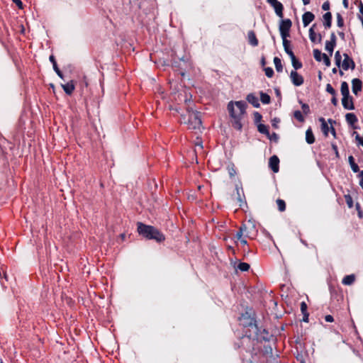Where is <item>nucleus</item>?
<instances>
[{"mask_svg":"<svg viewBox=\"0 0 363 363\" xmlns=\"http://www.w3.org/2000/svg\"><path fill=\"white\" fill-rule=\"evenodd\" d=\"M227 108L233 126L237 130H241L242 127V119L246 113L247 104L243 101H231L228 103Z\"/></svg>","mask_w":363,"mask_h":363,"instance_id":"1","label":"nucleus"},{"mask_svg":"<svg viewBox=\"0 0 363 363\" xmlns=\"http://www.w3.org/2000/svg\"><path fill=\"white\" fill-rule=\"evenodd\" d=\"M138 231L140 235L150 240H155L157 242H162L164 240V236L157 229L151 226L138 223Z\"/></svg>","mask_w":363,"mask_h":363,"instance_id":"2","label":"nucleus"},{"mask_svg":"<svg viewBox=\"0 0 363 363\" xmlns=\"http://www.w3.org/2000/svg\"><path fill=\"white\" fill-rule=\"evenodd\" d=\"M255 235L256 230L255 225L249 222L247 224L245 223L240 226L236 234V238L240 239L242 236H245V238H252Z\"/></svg>","mask_w":363,"mask_h":363,"instance_id":"3","label":"nucleus"},{"mask_svg":"<svg viewBox=\"0 0 363 363\" xmlns=\"http://www.w3.org/2000/svg\"><path fill=\"white\" fill-rule=\"evenodd\" d=\"M319 121L321 123V130L325 137L328 136L329 131L331 132L333 136H335V128L333 127V123L334 122L333 120H328V122L330 124V125L328 124V123L323 118H320Z\"/></svg>","mask_w":363,"mask_h":363,"instance_id":"4","label":"nucleus"},{"mask_svg":"<svg viewBox=\"0 0 363 363\" xmlns=\"http://www.w3.org/2000/svg\"><path fill=\"white\" fill-rule=\"evenodd\" d=\"M189 128L196 129L199 128L201 125V121L199 113L189 112Z\"/></svg>","mask_w":363,"mask_h":363,"instance_id":"5","label":"nucleus"},{"mask_svg":"<svg viewBox=\"0 0 363 363\" xmlns=\"http://www.w3.org/2000/svg\"><path fill=\"white\" fill-rule=\"evenodd\" d=\"M313 57L318 62L323 60L327 67L330 65V60L329 57L326 54L322 53L319 50L315 49L313 50Z\"/></svg>","mask_w":363,"mask_h":363,"instance_id":"6","label":"nucleus"},{"mask_svg":"<svg viewBox=\"0 0 363 363\" xmlns=\"http://www.w3.org/2000/svg\"><path fill=\"white\" fill-rule=\"evenodd\" d=\"M290 78L295 86H301L303 83V78L296 71H291Z\"/></svg>","mask_w":363,"mask_h":363,"instance_id":"7","label":"nucleus"},{"mask_svg":"<svg viewBox=\"0 0 363 363\" xmlns=\"http://www.w3.org/2000/svg\"><path fill=\"white\" fill-rule=\"evenodd\" d=\"M344 56L345 59L340 65L342 68L344 70H347L350 68L354 69L355 67L354 61L347 54H345Z\"/></svg>","mask_w":363,"mask_h":363,"instance_id":"8","label":"nucleus"},{"mask_svg":"<svg viewBox=\"0 0 363 363\" xmlns=\"http://www.w3.org/2000/svg\"><path fill=\"white\" fill-rule=\"evenodd\" d=\"M269 4H270L274 9L276 13L279 17L283 16V6L282 4L278 1L277 0H267Z\"/></svg>","mask_w":363,"mask_h":363,"instance_id":"9","label":"nucleus"},{"mask_svg":"<svg viewBox=\"0 0 363 363\" xmlns=\"http://www.w3.org/2000/svg\"><path fill=\"white\" fill-rule=\"evenodd\" d=\"M336 45V36L334 33H333L330 35V40L326 41L325 43V50L330 52V55H332L333 52L334 48Z\"/></svg>","mask_w":363,"mask_h":363,"instance_id":"10","label":"nucleus"},{"mask_svg":"<svg viewBox=\"0 0 363 363\" xmlns=\"http://www.w3.org/2000/svg\"><path fill=\"white\" fill-rule=\"evenodd\" d=\"M342 104L345 109L353 110L354 108L352 99L350 95L348 96L342 97Z\"/></svg>","mask_w":363,"mask_h":363,"instance_id":"11","label":"nucleus"},{"mask_svg":"<svg viewBox=\"0 0 363 363\" xmlns=\"http://www.w3.org/2000/svg\"><path fill=\"white\" fill-rule=\"evenodd\" d=\"M279 160L277 156L274 155L269 158V164L274 172H279Z\"/></svg>","mask_w":363,"mask_h":363,"instance_id":"12","label":"nucleus"},{"mask_svg":"<svg viewBox=\"0 0 363 363\" xmlns=\"http://www.w3.org/2000/svg\"><path fill=\"white\" fill-rule=\"evenodd\" d=\"M352 92L354 93V94L357 95L358 93L362 90V81L359 79H354L352 81Z\"/></svg>","mask_w":363,"mask_h":363,"instance_id":"13","label":"nucleus"},{"mask_svg":"<svg viewBox=\"0 0 363 363\" xmlns=\"http://www.w3.org/2000/svg\"><path fill=\"white\" fill-rule=\"evenodd\" d=\"M315 16L310 11L304 13L302 16L303 24L304 27L308 26L314 20Z\"/></svg>","mask_w":363,"mask_h":363,"instance_id":"14","label":"nucleus"},{"mask_svg":"<svg viewBox=\"0 0 363 363\" xmlns=\"http://www.w3.org/2000/svg\"><path fill=\"white\" fill-rule=\"evenodd\" d=\"M291 21L289 19L283 20L279 26V31L289 32L291 27Z\"/></svg>","mask_w":363,"mask_h":363,"instance_id":"15","label":"nucleus"},{"mask_svg":"<svg viewBox=\"0 0 363 363\" xmlns=\"http://www.w3.org/2000/svg\"><path fill=\"white\" fill-rule=\"evenodd\" d=\"M247 101L251 104L254 107H259L258 98L254 94H249L246 97Z\"/></svg>","mask_w":363,"mask_h":363,"instance_id":"16","label":"nucleus"},{"mask_svg":"<svg viewBox=\"0 0 363 363\" xmlns=\"http://www.w3.org/2000/svg\"><path fill=\"white\" fill-rule=\"evenodd\" d=\"M323 24L326 28L331 27L332 23V14L330 12H327L323 15Z\"/></svg>","mask_w":363,"mask_h":363,"instance_id":"17","label":"nucleus"},{"mask_svg":"<svg viewBox=\"0 0 363 363\" xmlns=\"http://www.w3.org/2000/svg\"><path fill=\"white\" fill-rule=\"evenodd\" d=\"M62 86L65 93L69 95H70L73 92L75 88L72 81H70L69 82H67L65 84H62Z\"/></svg>","mask_w":363,"mask_h":363,"instance_id":"18","label":"nucleus"},{"mask_svg":"<svg viewBox=\"0 0 363 363\" xmlns=\"http://www.w3.org/2000/svg\"><path fill=\"white\" fill-rule=\"evenodd\" d=\"M247 37H248L249 43L252 46H257L258 45V40L256 38V35H255V33L254 31H252V30L249 31L247 33Z\"/></svg>","mask_w":363,"mask_h":363,"instance_id":"19","label":"nucleus"},{"mask_svg":"<svg viewBox=\"0 0 363 363\" xmlns=\"http://www.w3.org/2000/svg\"><path fill=\"white\" fill-rule=\"evenodd\" d=\"M306 140L308 144H313L315 142V137L311 128L306 132Z\"/></svg>","mask_w":363,"mask_h":363,"instance_id":"20","label":"nucleus"},{"mask_svg":"<svg viewBox=\"0 0 363 363\" xmlns=\"http://www.w3.org/2000/svg\"><path fill=\"white\" fill-rule=\"evenodd\" d=\"M345 118L346 121L352 126L357 121V118L353 113H347L345 116Z\"/></svg>","mask_w":363,"mask_h":363,"instance_id":"21","label":"nucleus"},{"mask_svg":"<svg viewBox=\"0 0 363 363\" xmlns=\"http://www.w3.org/2000/svg\"><path fill=\"white\" fill-rule=\"evenodd\" d=\"M341 94L343 96H348L350 95L349 86L346 82H343L341 84Z\"/></svg>","mask_w":363,"mask_h":363,"instance_id":"22","label":"nucleus"},{"mask_svg":"<svg viewBox=\"0 0 363 363\" xmlns=\"http://www.w3.org/2000/svg\"><path fill=\"white\" fill-rule=\"evenodd\" d=\"M355 280L354 274L347 275L342 279V284L345 285H351Z\"/></svg>","mask_w":363,"mask_h":363,"instance_id":"23","label":"nucleus"},{"mask_svg":"<svg viewBox=\"0 0 363 363\" xmlns=\"http://www.w3.org/2000/svg\"><path fill=\"white\" fill-rule=\"evenodd\" d=\"M348 160L351 167V169L354 172H358L359 171L358 165L354 162V159L352 156L348 157Z\"/></svg>","mask_w":363,"mask_h":363,"instance_id":"24","label":"nucleus"},{"mask_svg":"<svg viewBox=\"0 0 363 363\" xmlns=\"http://www.w3.org/2000/svg\"><path fill=\"white\" fill-rule=\"evenodd\" d=\"M274 63L275 68H276L277 71L278 72H282L283 66H282V64H281V60L279 57H275L274 58Z\"/></svg>","mask_w":363,"mask_h":363,"instance_id":"25","label":"nucleus"},{"mask_svg":"<svg viewBox=\"0 0 363 363\" xmlns=\"http://www.w3.org/2000/svg\"><path fill=\"white\" fill-rule=\"evenodd\" d=\"M290 42L288 41L286 43H283V46L285 52L290 56L291 58H294V54L289 46Z\"/></svg>","mask_w":363,"mask_h":363,"instance_id":"26","label":"nucleus"},{"mask_svg":"<svg viewBox=\"0 0 363 363\" xmlns=\"http://www.w3.org/2000/svg\"><path fill=\"white\" fill-rule=\"evenodd\" d=\"M257 129L259 133L265 134L266 135H269V129L267 125L260 123L258 125Z\"/></svg>","mask_w":363,"mask_h":363,"instance_id":"27","label":"nucleus"},{"mask_svg":"<svg viewBox=\"0 0 363 363\" xmlns=\"http://www.w3.org/2000/svg\"><path fill=\"white\" fill-rule=\"evenodd\" d=\"M260 100L264 104H268L270 103V96L265 93H260Z\"/></svg>","mask_w":363,"mask_h":363,"instance_id":"28","label":"nucleus"},{"mask_svg":"<svg viewBox=\"0 0 363 363\" xmlns=\"http://www.w3.org/2000/svg\"><path fill=\"white\" fill-rule=\"evenodd\" d=\"M294 116L296 120H298L301 123H303L305 121V118L300 111H295L294 112Z\"/></svg>","mask_w":363,"mask_h":363,"instance_id":"29","label":"nucleus"},{"mask_svg":"<svg viewBox=\"0 0 363 363\" xmlns=\"http://www.w3.org/2000/svg\"><path fill=\"white\" fill-rule=\"evenodd\" d=\"M237 269L242 272H247L250 269V265L246 262H241L237 266Z\"/></svg>","mask_w":363,"mask_h":363,"instance_id":"30","label":"nucleus"},{"mask_svg":"<svg viewBox=\"0 0 363 363\" xmlns=\"http://www.w3.org/2000/svg\"><path fill=\"white\" fill-rule=\"evenodd\" d=\"M277 203L280 211H284L286 209V203L284 200L277 199Z\"/></svg>","mask_w":363,"mask_h":363,"instance_id":"31","label":"nucleus"},{"mask_svg":"<svg viewBox=\"0 0 363 363\" xmlns=\"http://www.w3.org/2000/svg\"><path fill=\"white\" fill-rule=\"evenodd\" d=\"M335 64L337 65V67H340L341 65V60H342V56L340 55V52L339 51H337L335 54Z\"/></svg>","mask_w":363,"mask_h":363,"instance_id":"32","label":"nucleus"},{"mask_svg":"<svg viewBox=\"0 0 363 363\" xmlns=\"http://www.w3.org/2000/svg\"><path fill=\"white\" fill-rule=\"evenodd\" d=\"M293 67L295 69H300L302 67V65L301 62H298L296 59L295 55L294 56V58H291Z\"/></svg>","mask_w":363,"mask_h":363,"instance_id":"33","label":"nucleus"},{"mask_svg":"<svg viewBox=\"0 0 363 363\" xmlns=\"http://www.w3.org/2000/svg\"><path fill=\"white\" fill-rule=\"evenodd\" d=\"M228 171L230 177H233L236 174V171L233 164L228 165Z\"/></svg>","mask_w":363,"mask_h":363,"instance_id":"34","label":"nucleus"},{"mask_svg":"<svg viewBox=\"0 0 363 363\" xmlns=\"http://www.w3.org/2000/svg\"><path fill=\"white\" fill-rule=\"evenodd\" d=\"M301 104V108L304 114L307 115L310 113V108L309 106L306 104L302 103L300 101Z\"/></svg>","mask_w":363,"mask_h":363,"instance_id":"35","label":"nucleus"},{"mask_svg":"<svg viewBox=\"0 0 363 363\" xmlns=\"http://www.w3.org/2000/svg\"><path fill=\"white\" fill-rule=\"evenodd\" d=\"M280 34L283 40V43H286L289 40H287V38L289 36V32H283L280 31Z\"/></svg>","mask_w":363,"mask_h":363,"instance_id":"36","label":"nucleus"},{"mask_svg":"<svg viewBox=\"0 0 363 363\" xmlns=\"http://www.w3.org/2000/svg\"><path fill=\"white\" fill-rule=\"evenodd\" d=\"M309 37H310V39L312 42H315V31L313 30V28H311L310 30H309Z\"/></svg>","mask_w":363,"mask_h":363,"instance_id":"37","label":"nucleus"},{"mask_svg":"<svg viewBox=\"0 0 363 363\" xmlns=\"http://www.w3.org/2000/svg\"><path fill=\"white\" fill-rule=\"evenodd\" d=\"M326 91L333 96L335 95V90L333 89V87L330 84H327Z\"/></svg>","mask_w":363,"mask_h":363,"instance_id":"38","label":"nucleus"},{"mask_svg":"<svg viewBox=\"0 0 363 363\" xmlns=\"http://www.w3.org/2000/svg\"><path fill=\"white\" fill-rule=\"evenodd\" d=\"M264 71H265V74L268 77H272L273 76V74H274V71H273V69L271 67L265 68Z\"/></svg>","mask_w":363,"mask_h":363,"instance_id":"39","label":"nucleus"},{"mask_svg":"<svg viewBox=\"0 0 363 363\" xmlns=\"http://www.w3.org/2000/svg\"><path fill=\"white\" fill-rule=\"evenodd\" d=\"M53 68H54L55 71L56 72V73L57 74V75L59 77H60L61 78H62V74L60 72V70L59 69V68L57 67L56 62H54Z\"/></svg>","mask_w":363,"mask_h":363,"instance_id":"40","label":"nucleus"},{"mask_svg":"<svg viewBox=\"0 0 363 363\" xmlns=\"http://www.w3.org/2000/svg\"><path fill=\"white\" fill-rule=\"evenodd\" d=\"M346 202L350 208L353 206L352 199L350 196H345Z\"/></svg>","mask_w":363,"mask_h":363,"instance_id":"41","label":"nucleus"},{"mask_svg":"<svg viewBox=\"0 0 363 363\" xmlns=\"http://www.w3.org/2000/svg\"><path fill=\"white\" fill-rule=\"evenodd\" d=\"M337 23L339 27H342L343 26V19L340 14H337Z\"/></svg>","mask_w":363,"mask_h":363,"instance_id":"42","label":"nucleus"},{"mask_svg":"<svg viewBox=\"0 0 363 363\" xmlns=\"http://www.w3.org/2000/svg\"><path fill=\"white\" fill-rule=\"evenodd\" d=\"M280 122V120L277 118H274L272 121V125L274 128H278V123Z\"/></svg>","mask_w":363,"mask_h":363,"instance_id":"43","label":"nucleus"},{"mask_svg":"<svg viewBox=\"0 0 363 363\" xmlns=\"http://www.w3.org/2000/svg\"><path fill=\"white\" fill-rule=\"evenodd\" d=\"M322 9L324 11H328L330 9V2L328 1H325L322 5Z\"/></svg>","mask_w":363,"mask_h":363,"instance_id":"44","label":"nucleus"},{"mask_svg":"<svg viewBox=\"0 0 363 363\" xmlns=\"http://www.w3.org/2000/svg\"><path fill=\"white\" fill-rule=\"evenodd\" d=\"M267 137L269 138V140H275L277 141L279 138L278 135L277 133H273L272 134H269V135H267Z\"/></svg>","mask_w":363,"mask_h":363,"instance_id":"45","label":"nucleus"},{"mask_svg":"<svg viewBox=\"0 0 363 363\" xmlns=\"http://www.w3.org/2000/svg\"><path fill=\"white\" fill-rule=\"evenodd\" d=\"M237 193H238V203H239V206L240 207L242 206V203H244L242 199H241V196L240 195V191H239V189L238 188H237Z\"/></svg>","mask_w":363,"mask_h":363,"instance_id":"46","label":"nucleus"},{"mask_svg":"<svg viewBox=\"0 0 363 363\" xmlns=\"http://www.w3.org/2000/svg\"><path fill=\"white\" fill-rule=\"evenodd\" d=\"M306 309H307L306 303L305 302H302L301 303V310L302 313L305 314V312L306 311Z\"/></svg>","mask_w":363,"mask_h":363,"instance_id":"47","label":"nucleus"},{"mask_svg":"<svg viewBox=\"0 0 363 363\" xmlns=\"http://www.w3.org/2000/svg\"><path fill=\"white\" fill-rule=\"evenodd\" d=\"M325 320L326 322H333L334 320L333 319V317L330 315H327L325 317Z\"/></svg>","mask_w":363,"mask_h":363,"instance_id":"48","label":"nucleus"},{"mask_svg":"<svg viewBox=\"0 0 363 363\" xmlns=\"http://www.w3.org/2000/svg\"><path fill=\"white\" fill-rule=\"evenodd\" d=\"M359 175L358 177L359 178V184H363V170L359 171Z\"/></svg>","mask_w":363,"mask_h":363,"instance_id":"49","label":"nucleus"},{"mask_svg":"<svg viewBox=\"0 0 363 363\" xmlns=\"http://www.w3.org/2000/svg\"><path fill=\"white\" fill-rule=\"evenodd\" d=\"M19 8H22V2L21 0H12Z\"/></svg>","mask_w":363,"mask_h":363,"instance_id":"50","label":"nucleus"},{"mask_svg":"<svg viewBox=\"0 0 363 363\" xmlns=\"http://www.w3.org/2000/svg\"><path fill=\"white\" fill-rule=\"evenodd\" d=\"M255 116L256 120H257V121L261 120L262 116L259 113L256 112Z\"/></svg>","mask_w":363,"mask_h":363,"instance_id":"51","label":"nucleus"},{"mask_svg":"<svg viewBox=\"0 0 363 363\" xmlns=\"http://www.w3.org/2000/svg\"><path fill=\"white\" fill-rule=\"evenodd\" d=\"M343 5L345 9L348 8V2L347 0H343Z\"/></svg>","mask_w":363,"mask_h":363,"instance_id":"52","label":"nucleus"},{"mask_svg":"<svg viewBox=\"0 0 363 363\" xmlns=\"http://www.w3.org/2000/svg\"><path fill=\"white\" fill-rule=\"evenodd\" d=\"M240 240V242L242 244V245H246L247 244V240H245V239H242V238L240 239H239Z\"/></svg>","mask_w":363,"mask_h":363,"instance_id":"53","label":"nucleus"},{"mask_svg":"<svg viewBox=\"0 0 363 363\" xmlns=\"http://www.w3.org/2000/svg\"><path fill=\"white\" fill-rule=\"evenodd\" d=\"M250 327L252 328V329H254L255 331H257V326L255 325H253L252 323L250 324Z\"/></svg>","mask_w":363,"mask_h":363,"instance_id":"54","label":"nucleus"},{"mask_svg":"<svg viewBox=\"0 0 363 363\" xmlns=\"http://www.w3.org/2000/svg\"><path fill=\"white\" fill-rule=\"evenodd\" d=\"M337 99L334 96L333 99H332V103L334 104V105H336L337 104Z\"/></svg>","mask_w":363,"mask_h":363,"instance_id":"55","label":"nucleus"},{"mask_svg":"<svg viewBox=\"0 0 363 363\" xmlns=\"http://www.w3.org/2000/svg\"><path fill=\"white\" fill-rule=\"evenodd\" d=\"M50 60L52 62V65H54V62H55L54 56L51 55L50 57Z\"/></svg>","mask_w":363,"mask_h":363,"instance_id":"56","label":"nucleus"},{"mask_svg":"<svg viewBox=\"0 0 363 363\" xmlns=\"http://www.w3.org/2000/svg\"><path fill=\"white\" fill-rule=\"evenodd\" d=\"M304 5H307L310 3L311 0H302Z\"/></svg>","mask_w":363,"mask_h":363,"instance_id":"57","label":"nucleus"},{"mask_svg":"<svg viewBox=\"0 0 363 363\" xmlns=\"http://www.w3.org/2000/svg\"><path fill=\"white\" fill-rule=\"evenodd\" d=\"M307 320H308V315L306 316V315H305V316H304V318H303V320H304V321H307Z\"/></svg>","mask_w":363,"mask_h":363,"instance_id":"58","label":"nucleus"},{"mask_svg":"<svg viewBox=\"0 0 363 363\" xmlns=\"http://www.w3.org/2000/svg\"><path fill=\"white\" fill-rule=\"evenodd\" d=\"M196 145L199 146L201 148H202V145L201 144L198 143Z\"/></svg>","mask_w":363,"mask_h":363,"instance_id":"59","label":"nucleus"},{"mask_svg":"<svg viewBox=\"0 0 363 363\" xmlns=\"http://www.w3.org/2000/svg\"><path fill=\"white\" fill-rule=\"evenodd\" d=\"M333 71V72H336V69L334 68Z\"/></svg>","mask_w":363,"mask_h":363,"instance_id":"60","label":"nucleus"},{"mask_svg":"<svg viewBox=\"0 0 363 363\" xmlns=\"http://www.w3.org/2000/svg\"><path fill=\"white\" fill-rule=\"evenodd\" d=\"M360 186H361V187H362V189H363V184H360Z\"/></svg>","mask_w":363,"mask_h":363,"instance_id":"61","label":"nucleus"},{"mask_svg":"<svg viewBox=\"0 0 363 363\" xmlns=\"http://www.w3.org/2000/svg\"><path fill=\"white\" fill-rule=\"evenodd\" d=\"M125 235H121V238H124Z\"/></svg>","mask_w":363,"mask_h":363,"instance_id":"62","label":"nucleus"}]
</instances>
